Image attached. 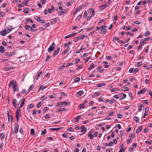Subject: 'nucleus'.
Returning a JSON list of instances; mask_svg holds the SVG:
<instances>
[{"mask_svg":"<svg viewBox=\"0 0 152 152\" xmlns=\"http://www.w3.org/2000/svg\"><path fill=\"white\" fill-rule=\"evenodd\" d=\"M5 15V14L4 12L0 11V17H4Z\"/></svg>","mask_w":152,"mask_h":152,"instance_id":"6e6d98bb","label":"nucleus"},{"mask_svg":"<svg viewBox=\"0 0 152 152\" xmlns=\"http://www.w3.org/2000/svg\"><path fill=\"white\" fill-rule=\"evenodd\" d=\"M133 119L135 121L136 123L139 122L140 121L139 118L135 116L133 118Z\"/></svg>","mask_w":152,"mask_h":152,"instance_id":"4be33fe9","label":"nucleus"},{"mask_svg":"<svg viewBox=\"0 0 152 152\" xmlns=\"http://www.w3.org/2000/svg\"><path fill=\"white\" fill-rule=\"evenodd\" d=\"M48 108L47 107H45L44 108V109L43 110V113H45L48 110Z\"/></svg>","mask_w":152,"mask_h":152,"instance_id":"3c124183","label":"nucleus"},{"mask_svg":"<svg viewBox=\"0 0 152 152\" xmlns=\"http://www.w3.org/2000/svg\"><path fill=\"white\" fill-rule=\"evenodd\" d=\"M85 107V106L84 104H81L80 105L79 108L80 109H82V108H84Z\"/></svg>","mask_w":152,"mask_h":152,"instance_id":"a18cd8bd","label":"nucleus"},{"mask_svg":"<svg viewBox=\"0 0 152 152\" xmlns=\"http://www.w3.org/2000/svg\"><path fill=\"white\" fill-rule=\"evenodd\" d=\"M0 136L1 137V139L2 140L4 138L5 136V134L4 133H2L0 134Z\"/></svg>","mask_w":152,"mask_h":152,"instance_id":"72a5a7b5","label":"nucleus"},{"mask_svg":"<svg viewBox=\"0 0 152 152\" xmlns=\"http://www.w3.org/2000/svg\"><path fill=\"white\" fill-rule=\"evenodd\" d=\"M31 134L32 136H35V130L33 129H31Z\"/></svg>","mask_w":152,"mask_h":152,"instance_id":"a878e982","label":"nucleus"},{"mask_svg":"<svg viewBox=\"0 0 152 152\" xmlns=\"http://www.w3.org/2000/svg\"><path fill=\"white\" fill-rule=\"evenodd\" d=\"M101 94V93L99 91H97L96 93H95L94 94L92 95V96L93 97H96L99 96Z\"/></svg>","mask_w":152,"mask_h":152,"instance_id":"2eb2a0df","label":"nucleus"},{"mask_svg":"<svg viewBox=\"0 0 152 152\" xmlns=\"http://www.w3.org/2000/svg\"><path fill=\"white\" fill-rule=\"evenodd\" d=\"M100 28H102L101 30H105V28H106V26H105V25H103L101 26Z\"/></svg>","mask_w":152,"mask_h":152,"instance_id":"8fccbe9b","label":"nucleus"},{"mask_svg":"<svg viewBox=\"0 0 152 152\" xmlns=\"http://www.w3.org/2000/svg\"><path fill=\"white\" fill-rule=\"evenodd\" d=\"M22 92L23 94H26L28 93V91L27 92L26 90L24 89H23L22 90Z\"/></svg>","mask_w":152,"mask_h":152,"instance_id":"09e8293b","label":"nucleus"},{"mask_svg":"<svg viewBox=\"0 0 152 152\" xmlns=\"http://www.w3.org/2000/svg\"><path fill=\"white\" fill-rule=\"evenodd\" d=\"M139 104L140 105V106L138 107V110L139 111H141L142 110V105L140 103H139Z\"/></svg>","mask_w":152,"mask_h":152,"instance_id":"cd10ccee","label":"nucleus"},{"mask_svg":"<svg viewBox=\"0 0 152 152\" xmlns=\"http://www.w3.org/2000/svg\"><path fill=\"white\" fill-rule=\"evenodd\" d=\"M125 151V149L124 147L123 146H122L120 149V151L118 152H124Z\"/></svg>","mask_w":152,"mask_h":152,"instance_id":"79ce46f5","label":"nucleus"},{"mask_svg":"<svg viewBox=\"0 0 152 152\" xmlns=\"http://www.w3.org/2000/svg\"><path fill=\"white\" fill-rule=\"evenodd\" d=\"M73 37V35H72V34H71L65 36L64 38L65 39H66L67 38H70L72 37Z\"/></svg>","mask_w":152,"mask_h":152,"instance_id":"473e14b6","label":"nucleus"},{"mask_svg":"<svg viewBox=\"0 0 152 152\" xmlns=\"http://www.w3.org/2000/svg\"><path fill=\"white\" fill-rule=\"evenodd\" d=\"M64 65H65V67H68L72 65L73 64L72 63H64Z\"/></svg>","mask_w":152,"mask_h":152,"instance_id":"7c9ffc66","label":"nucleus"},{"mask_svg":"<svg viewBox=\"0 0 152 152\" xmlns=\"http://www.w3.org/2000/svg\"><path fill=\"white\" fill-rule=\"evenodd\" d=\"M82 128V129L81 130V132H83L84 131H86V128L85 127V126H81Z\"/></svg>","mask_w":152,"mask_h":152,"instance_id":"f704fd0d","label":"nucleus"},{"mask_svg":"<svg viewBox=\"0 0 152 152\" xmlns=\"http://www.w3.org/2000/svg\"><path fill=\"white\" fill-rule=\"evenodd\" d=\"M105 85V84H104L103 83H99L97 84L96 86L97 87H101L102 86H103Z\"/></svg>","mask_w":152,"mask_h":152,"instance_id":"58836bf2","label":"nucleus"},{"mask_svg":"<svg viewBox=\"0 0 152 152\" xmlns=\"http://www.w3.org/2000/svg\"><path fill=\"white\" fill-rule=\"evenodd\" d=\"M82 9L81 6H80L78 8H76V10L77 11L79 12Z\"/></svg>","mask_w":152,"mask_h":152,"instance_id":"4d7b16f0","label":"nucleus"},{"mask_svg":"<svg viewBox=\"0 0 152 152\" xmlns=\"http://www.w3.org/2000/svg\"><path fill=\"white\" fill-rule=\"evenodd\" d=\"M119 40L120 39L118 37L115 36L113 37V41H114L113 40H115V41H117L118 42V41H119Z\"/></svg>","mask_w":152,"mask_h":152,"instance_id":"bb28decb","label":"nucleus"},{"mask_svg":"<svg viewBox=\"0 0 152 152\" xmlns=\"http://www.w3.org/2000/svg\"><path fill=\"white\" fill-rule=\"evenodd\" d=\"M25 100V98H24L22 99V101L21 103V104H20V108H22V107L23 106V105L24 104Z\"/></svg>","mask_w":152,"mask_h":152,"instance_id":"a211bd4d","label":"nucleus"},{"mask_svg":"<svg viewBox=\"0 0 152 152\" xmlns=\"http://www.w3.org/2000/svg\"><path fill=\"white\" fill-rule=\"evenodd\" d=\"M89 4V3H86L82 5L81 6V7L82 8H84L85 7L87 6Z\"/></svg>","mask_w":152,"mask_h":152,"instance_id":"e433bc0d","label":"nucleus"},{"mask_svg":"<svg viewBox=\"0 0 152 152\" xmlns=\"http://www.w3.org/2000/svg\"><path fill=\"white\" fill-rule=\"evenodd\" d=\"M15 126L14 128V131L15 133H17L18 131L19 126L18 124H16L15 125Z\"/></svg>","mask_w":152,"mask_h":152,"instance_id":"1a4fd4ad","label":"nucleus"},{"mask_svg":"<svg viewBox=\"0 0 152 152\" xmlns=\"http://www.w3.org/2000/svg\"><path fill=\"white\" fill-rule=\"evenodd\" d=\"M31 27V26H30L28 25H26L25 26V28L27 30H28L29 28H30Z\"/></svg>","mask_w":152,"mask_h":152,"instance_id":"603ef678","label":"nucleus"},{"mask_svg":"<svg viewBox=\"0 0 152 152\" xmlns=\"http://www.w3.org/2000/svg\"><path fill=\"white\" fill-rule=\"evenodd\" d=\"M81 117L80 115L77 116L75 120V121L76 122H79V119H80Z\"/></svg>","mask_w":152,"mask_h":152,"instance_id":"2f4dec72","label":"nucleus"},{"mask_svg":"<svg viewBox=\"0 0 152 152\" xmlns=\"http://www.w3.org/2000/svg\"><path fill=\"white\" fill-rule=\"evenodd\" d=\"M63 127L58 128H51L49 129L50 130H52L53 131H58L60 130V129L63 128Z\"/></svg>","mask_w":152,"mask_h":152,"instance_id":"f3484780","label":"nucleus"},{"mask_svg":"<svg viewBox=\"0 0 152 152\" xmlns=\"http://www.w3.org/2000/svg\"><path fill=\"white\" fill-rule=\"evenodd\" d=\"M8 120L9 121L10 120V119L11 122H12L13 121V118H12V116L11 115L8 116Z\"/></svg>","mask_w":152,"mask_h":152,"instance_id":"49530a36","label":"nucleus"},{"mask_svg":"<svg viewBox=\"0 0 152 152\" xmlns=\"http://www.w3.org/2000/svg\"><path fill=\"white\" fill-rule=\"evenodd\" d=\"M70 104V102H67L66 101L62 102L60 104L61 105H67L69 104Z\"/></svg>","mask_w":152,"mask_h":152,"instance_id":"f8f14e48","label":"nucleus"},{"mask_svg":"<svg viewBox=\"0 0 152 152\" xmlns=\"http://www.w3.org/2000/svg\"><path fill=\"white\" fill-rule=\"evenodd\" d=\"M58 110L59 111H66L67 109L65 108H60L58 109Z\"/></svg>","mask_w":152,"mask_h":152,"instance_id":"c756f323","label":"nucleus"},{"mask_svg":"<svg viewBox=\"0 0 152 152\" xmlns=\"http://www.w3.org/2000/svg\"><path fill=\"white\" fill-rule=\"evenodd\" d=\"M109 5L107 3H106L99 6V8L101 10H103L105 9L106 7H108Z\"/></svg>","mask_w":152,"mask_h":152,"instance_id":"0eeeda50","label":"nucleus"},{"mask_svg":"<svg viewBox=\"0 0 152 152\" xmlns=\"http://www.w3.org/2000/svg\"><path fill=\"white\" fill-rule=\"evenodd\" d=\"M115 100L114 99H112L111 100H109L108 99H107L106 101V103H108V102H110V104H112V103H114V102H115Z\"/></svg>","mask_w":152,"mask_h":152,"instance_id":"4468645a","label":"nucleus"},{"mask_svg":"<svg viewBox=\"0 0 152 152\" xmlns=\"http://www.w3.org/2000/svg\"><path fill=\"white\" fill-rule=\"evenodd\" d=\"M21 113V110L20 109H18L16 113V118L17 121H18L19 119V116L20 115V114Z\"/></svg>","mask_w":152,"mask_h":152,"instance_id":"7ed1b4c3","label":"nucleus"},{"mask_svg":"<svg viewBox=\"0 0 152 152\" xmlns=\"http://www.w3.org/2000/svg\"><path fill=\"white\" fill-rule=\"evenodd\" d=\"M142 128V126H139L138 128L137 129V130L136 131V133H137L138 132L140 133V132H141Z\"/></svg>","mask_w":152,"mask_h":152,"instance_id":"dca6fc26","label":"nucleus"},{"mask_svg":"<svg viewBox=\"0 0 152 152\" xmlns=\"http://www.w3.org/2000/svg\"><path fill=\"white\" fill-rule=\"evenodd\" d=\"M34 87V85H31L30 87L29 88L28 90V92H29L31 90L33 89Z\"/></svg>","mask_w":152,"mask_h":152,"instance_id":"4c0bfd02","label":"nucleus"},{"mask_svg":"<svg viewBox=\"0 0 152 152\" xmlns=\"http://www.w3.org/2000/svg\"><path fill=\"white\" fill-rule=\"evenodd\" d=\"M126 95L123 93H121L120 94V97L121 99H123L126 98Z\"/></svg>","mask_w":152,"mask_h":152,"instance_id":"ddd939ff","label":"nucleus"},{"mask_svg":"<svg viewBox=\"0 0 152 152\" xmlns=\"http://www.w3.org/2000/svg\"><path fill=\"white\" fill-rule=\"evenodd\" d=\"M34 107V105L33 104H31L29 105H28L27 107L28 108L31 109L33 108Z\"/></svg>","mask_w":152,"mask_h":152,"instance_id":"ea45409f","label":"nucleus"},{"mask_svg":"<svg viewBox=\"0 0 152 152\" xmlns=\"http://www.w3.org/2000/svg\"><path fill=\"white\" fill-rule=\"evenodd\" d=\"M95 67V65L93 63H91V66H89V68H88V70H90L92 68H94Z\"/></svg>","mask_w":152,"mask_h":152,"instance_id":"c85d7f7f","label":"nucleus"},{"mask_svg":"<svg viewBox=\"0 0 152 152\" xmlns=\"http://www.w3.org/2000/svg\"><path fill=\"white\" fill-rule=\"evenodd\" d=\"M122 89L124 91H128L129 90V89L127 87H123Z\"/></svg>","mask_w":152,"mask_h":152,"instance_id":"393cba45","label":"nucleus"},{"mask_svg":"<svg viewBox=\"0 0 152 152\" xmlns=\"http://www.w3.org/2000/svg\"><path fill=\"white\" fill-rule=\"evenodd\" d=\"M71 42H67L66 44H65L64 45V47H65L66 46H68V45H70L71 44Z\"/></svg>","mask_w":152,"mask_h":152,"instance_id":"864d4df0","label":"nucleus"},{"mask_svg":"<svg viewBox=\"0 0 152 152\" xmlns=\"http://www.w3.org/2000/svg\"><path fill=\"white\" fill-rule=\"evenodd\" d=\"M58 54V53L56 52V50H55L53 52V57H54L56 56L57 54Z\"/></svg>","mask_w":152,"mask_h":152,"instance_id":"5fc2aeb1","label":"nucleus"},{"mask_svg":"<svg viewBox=\"0 0 152 152\" xmlns=\"http://www.w3.org/2000/svg\"><path fill=\"white\" fill-rule=\"evenodd\" d=\"M44 117L45 118V119H47L48 118H50V117H49V115L48 114H47L45 115L44 116Z\"/></svg>","mask_w":152,"mask_h":152,"instance_id":"052dcab7","label":"nucleus"},{"mask_svg":"<svg viewBox=\"0 0 152 152\" xmlns=\"http://www.w3.org/2000/svg\"><path fill=\"white\" fill-rule=\"evenodd\" d=\"M67 11L68 10L67 9H64L62 11L58 12V14L59 16H61L66 13Z\"/></svg>","mask_w":152,"mask_h":152,"instance_id":"423d86ee","label":"nucleus"},{"mask_svg":"<svg viewBox=\"0 0 152 152\" xmlns=\"http://www.w3.org/2000/svg\"><path fill=\"white\" fill-rule=\"evenodd\" d=\"M56 46V45L54 42H53L51 45V46L49 48L48 50V52H50L53 50L55 49V47Z\"/></svg>","mask_w":152,"mask_h":152,"instance_id":"f03ea898","label":"nucleus"},{"mask_svg":"<svg viewBox=\"0 0 152 152\" xmlns=\"http://www.w3.org/2000/svg\"><path fill=\"white\" fill-rule=\"evenodd\" d=\"M42 102H39L37 105V107L38 108H39L41 107L42 104Z\"/></svg>","mask_w":152,"mask_h":152,"instance_id":"de8ad7c7","label":"nucleus"},{"mask_svg":"<svg viewBox=\"0 0 152 152\" xmlns=\"http://www.w3.org/2000/svg\"><path fill=\"white\" fill-rule=\"evenodd\" d=\"M4 29L6 30V31L7 32V33H9L13 29V28H12L11 26L9 25L7 27H6Z\"/></svg>","mask_w":152,"mask_h":152,"instance_id":"39448f33","label":"nucleus"},{"mask_svg":"<svg viewBox=\"0 0 152 152\" xmlns=\"http://www.w3.org/2000/svg\"><path fill=\"white\" fill-rule=\"evenodd\" d=\"M7 33L6 31V30L4 29V30L0 32V34L2 36H4Z\"/></svg>","mask_w":152,"mask_h":152,"instance_id":"9d476101","label":"nucleus"},{"mask_svg":"<svg viewBox=\"0 0 152 152\" xmlns=\"http://www.w3.org/2000/svg\"><path fill=\"white\" fill-rule=\"evenodd\" d=\"M69 46H67V48L66 50H64L63 53V54H65L66 53L69 51Z\"/></svg>","mask_w":152,"mask_h":152,"instance_id":"412c9836","label":"nucleus"},{"mask_svg":"<svg viewBox=\"0 0 152 152\" xmlns=\"http://www.w3.org/2000/svg\"><path fill=\"white\" fill-rule=\"evenodd\" d=\"M46 130L45 129L43 131H42V132H41V134L42 135H43V134H45L46 133Z\"/></svg>","mask_w":152,"mask_h":152,"instance_id":"0e129e2a","label":"nucleus"},{"mask_svg":"<svg viewBox=\"0 0 152 152\" xmlns=\"http://www.w3.org/2000/svg\"><path fill=\"white\" fill-rule=\"evenodd\" d=\"M119 88H115L110 90L111 92H113L114 91H119Z\"/></svg>","mask_w":152,"mask_h":152,"instance_id":"b1692460","label":"nucleus"},{"mask_svg":"<svg viewBox=\"0 0 152 152\" xmlns=\"http://www.w3.org/2000/svg\"><path fill=\"white\" fill-rule=\"evenodd\" d=\"M42 72L41 71L40 72H38L37 73V76L36 78V79L37 80L38 78L40 76V75H41L42 74Z\"/></svg>","mask_w":152,"mask_h":152,"instance_id":"a19ab883","label":"nucleus"},{"mask_svg":"<svg viewBox=\"0 0 152 152\" xmlns=\"http://www.w3.org/2000/svg\"><path fill=\"white\" fill-rule=\"evenodd\" d=\"M12 101L13 106H14L15 108H16L17 104H16V102H17V100L14 99H13Z\"/></svg>","mask_w":152,"mask_h":152,"instance_id":"aec40b11","label":"nucleus"},{"mask_svg":"<svg viewBox=\"0 0 152 152\" xmlns=\"http://www.w3.org/2000/svg\"><path fill=\"white\" fill-rule=\"evenodd\" d=\"M30 10V9L28 8L25 9L23 11V12L26 14H28Z\"/></svg>","mask_w":152,"mask_h":152,"instance_id":"5701e85b","label":"nucleus"},{"mask_svg":"<svg viewBox=\"0 0 152 152\" xmlns=\"http://www.w3.org/2000/svg\"><path fill=\"white\" fill-rule=\"evenodd\" d=\"M51 9L50 8H49V9H48V12L49 13H50L51 12V10L52 11H53L54 10V9H55L54 6L53 5H52L51 6Z\"/></svg>","mask_w":152,"mask_h":152,"instance_id":"9b49d317","label":"nucleus"},{"mask_svg":"<svg viewBox=\"0 0 152 152\" xmlns=\"http://www.w3.org/2000/svg\"><path fill=\"white\" fill-rule=\"evenodd\" d=\"M0 51L1 53H4L5 52L4 48V47L1 46L0 47Z\"/></svg>","mask_w":152,"mask_h":152,"instance_id":"6ab92c4d","label":"nucleus"},{"mask_svg":"<svg viewBox=\"0 0 152 152\" xmlns=\"http://www.w3.org/2000/svg\"><path fill=\"white\" fill-rule=\"evenodd\" d=\"M150 34L151 33L149 31H147L145 33L144 35L145 36H147L148 35H150Z\"/></svg>","mask_w":152,"mask_h":152,"instance_id":"c9c22d12","label":"nucleus"},{"mask_svg":"<svg viewBox=\"0 0 152 152\" xmlns=\"http://www.w3.org/2000/svg\"><path fill=\"white\" fill-rule=\"evenodd\" d=\"M80 80V78L79 77L75 78L74 79V81L75 82H79Z\"/></svg>","mask_w":152,"mask_h":152,"instance_id":"37998d69","label":"nucleus"},{"mask_svg":"<svg viewBox=\"0 0 152 152\" xmlns=\"http://www.w3.org/2000/svg\"><path fill=\"white\" fill-rule=\"evenodd\" d=\"M91 59V57L90 56L88 57L87 59L85 60V63H86L90 59Z\"/></svg>","mask_w":152,"mask_h":152,"instance_id":"bf43d9fd","label":"nucleus"},{"mask_svg":"<svg viewBox=\"0 0 152 152\" xmlns=\"http://www.w3.org/2000/svg\"><path fill=\"white\" fill-rule=\"evenodd\" d=\"M53 19L54 20L55 23H56L59 20V18H56L54 19Z\"/></svg>","mask_w":152,"mask_h":152,"instance_id":"69168bd1","label":"nucleus"},{"mask_svg":"<svg viewBox=\"0 0 152 152\" xmlns=\"http://www.w3.org/2000/svg\"><path fill=\"white\" fill-rule=\"evenodd\" d=\"M84 92L83 91L81 90L77 92V97H80L82 96Z\"/></svg>","mask_w":152,"mask_h":152,"instance_id":"6e6552de","label":"nucleus"},{"mask_svg":"<svg viewBox=\"0 0 152 152\" xmlns=\"http://www.w3.org/2000/svg\"><path fill=\"white\" fill-rule=\"evenodd\" d=\"M16 54V52H13L11 53L6 52L5 53V55L7 56L10 57L12 56H14Z\"/></svg>","mask_w":152,"mask_h":152,"instance_id":"20e7f679","label":"nucleus"},{"mask_svg":"<svg viewBox=\"0 0 152 152\" xmlns=\"http://www.w3.org/2000/svg\"><path fill=\"white\" fill-rule=\"evenodd\" d=\"M87 16V11H85L84 12V14L83 15V17L84 18H85Z\"/></svg>","mask_w":152,"mask_h":152,"instance_id":"774afa93","label":"nucleus"},{"mask_svg":"<svg viewBox=\"0 0 152 152\" xmlns=\"http://www.w3.org/2000/svg\"><path fill=\"white\" fill-rule=\"evenodd\" d=\"M88 136L89 137L90 139L91 140L93 138L94 136L93 134H91V133L88 135Z\"/></svg>","mask_w":152,"mask_h":152,"instance_id":"c03bdc74","label":"nucleus"},{"mask_svg":"<svg viewBox=\"0 0 152 152\" xmlns=\"http://www.w3.org/2000/svg\"><path fill=\"white\" fill-rule=\"evenodd\" d=\"M12 85V86L13 90L14 91H18V87L17 86V83L16 82L11 81L9 84L8 86L9 87H11Z\"/></svg>","mask_w":152,"mask_h":152,"instance_id":"f257e3e1","label":"nucleus"},{"mask_svg":"<svg viewBox=\"0 0 152 152\" xmlns=\"http://www.w3.org/2000/svg\"><path fill=\"white\" fill-rule=\"evenodd\" d=\"M67 130L68 131H69L73 132V131H74V130L71 127L68 128L67 129Z\"/></svg>","mask_w":152,"mask_h":152,"instance_id":"338daca9","label":"nucleus"},{"mask_svg":"<svg viewBox=\"0 0 152 152\" xmlns=\"http://www.w3.org/2000/svg\"><path fill=\"white\" fill-rule=\"evenodd\" d=\"M148 110H149L148 107H146L145 108V113H148Z\"/></svg>","mask_w":152,"mask_h":152,"instance_id":"e2e57ef3","label":"nucleus"},{"mask_svg":"<svg viewBox=\"0 0 152 152\" xmlns=\"http://www.w3.org/2000/svg\"><path fill=\"white\" fill-rule=\"evenodd\" d=\"M101 31L100 32V34H103L105 33L106 32V31L105 30H101Z\"/></svg>","mask_w":152,"mask_h":152,"instance_id":"680f3d73","label":"nucleus"},{"mask_svg":"<svg viewBox=\"0 0 152 152\" xmlns=\"http://www.w3.org/2000/svg\"><path fill=\"white\" fill-rule=\"evenodd\" d=\"M151 38L150 37H147L143 39L144 41H148Z\"/></svg>","mask_w":152,"mask_h":152,"instance_id":"13d9d810","label":"nucleus"}]
</instances>
